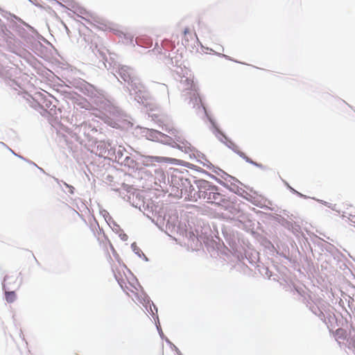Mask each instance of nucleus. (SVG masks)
<instances>
[{"mask_svg":"<svg viewBox=\"0 0 355 355\" xmlns=\"http://www.w3.org/2000/svg\"><path fill=\"white\" fill-rule=\"evenodd\" d=\"M124 285H122V287L126 292V293L128 295H131V294L137 295V292L139 291L138 287H139V285L137 282H136L135 284H126L125 282H123Z\"/></svg>","mask_w":355,"mask_h":355,"instance_id":"nucleus-2","label":"nucleus"},{"mask_svg":"<svg viewBox=\"0 0 355 355\" xmlns=\"http://www.w3.org/2000/svg\"><path fill=\"white\" fill-rule=\"evenodd\" d=\"M184 37L187 41H189V39L192 37V33L189 28L184 29Z\"/></svg>","mask_w":355,"mask_h":355,"instance_id":"nucleus-6","label":"nucleus"},{"mask_svg":"<svg viewBox=\"0 0 355 355\" xmlns=\"http://www.w3.org/2000/svg\"><path fill=\"white\" fill-rule=\"evenodd\" d=\"M18 277L15 275H7L3 280V287L6 288L7 285L11 284L12 282L17 280Z\"/></svg>","mask_w":355,"mask_h":355,"instance_id":"nucleus-5","label":"nucleus"},{"mask_svg":"<svg viewBox=\"0 0 355 355\" xmlns=\"http://www.w3.org/2000/svg\"><path fill=\"white\" fill-rule=\"evenodd\" d=\"M120 236L123 241H126L128 239V236L125 234H121Z\"/></svg>","mask_w":355,"mask_h":355,"instance_id":"nucleus-8","label":"nucleus"},{"mask_svg":"<svg viewBox=\"0 0 355 355\" xmlns=\"http://www.w3.org/2000/svg\"><path fill=\"white\" fill-rule=\"evenodd\" d=\"M85 12H85V10H80V14H85Z\"/></svg>","mask_w":355,"mask_h":355,"instance_id":"nucleus-9","label":"nucleus"},{"mask_svg":"<svg viewBox=\"0 0 355 355\" xmlns=\"http://www.w3.org/2000/svg\"><path fill=\"white\" fill-rule=\"evenodd\" d=\"M220 194L218 193H209L208 200L214 199L216 200L218 197H219Z\"/></svg>","mask_w":355,"mask_h":355,"instance_id":"nucleus-7","label":"nucleus"},{"mask_svg":"<svg viewBox=\"0 0 355 355\" xmlns=\"http://www.w3.org/2000/svg\"><path fill=\"white\" fill-rule=\"evenodd\" d=\"M16 298L17 295L14 291H6V300L8 303L13 302Z\"/></svg>","mask_w":355,"mask_h":355,"instance_id":"nucleus-4","label":"nucleus"},{"mask_svg":"<svg viewBox=\"0 0 355 355\" xmlns=\"http://www.w3.org/2000/svg\"><path fill=\"white\" fill-rule=\"evenodd\" d=\"M180 87L182 91L187 92V94L189 95L191 98H193L196 103L200 101L196 86L193 80L188 78L182 79L180 80Z\"/></svg>","mask_w":355,"mask_h":355,"instance_id":"nucleus-1","label":"nucleus"},{"mask_svg":"<svg viewBox=\"0 0 355 355\" xmlns=\"http://www.w3.org/2000/svg\"><path fill=\"white\" fill-rule=\"evenodd\" d=\"M151 159L157 162H166V163H175L177 159L174 158L164 157H152Z\"/></svg>","mask_w":355,"mask_h":355,"instance_id":"nucleus-3","label":"nucleus"}]
</instances>
